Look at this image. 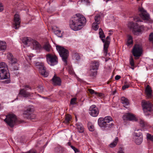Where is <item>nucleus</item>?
<instances>
[{
  "mask_svg": "<svg viewBox=\"0 0 153 153\" xmlns=\"http://www.w3.org/2000/svg\"><path fill=\"white\" fill-rule=\"evenodd\" d=\"M122 103L123 104V106L126 107L129 104V102L128 99L124 97H122L121 98Z\"/></svg>",
  "mask_w": 153,
  "mask_h": 153,
  "instance_id": "29",
  "label": "nucleus"
},
{
  "mask_svg": "<svg viewBox=\"0 0 153 153\" xmlns=\"http://www.w3.org/2000/svg\"><path fill=\"white\" fill-rule=\"evenodd\" d=\"M61 31L59 30H57L55 31V34L59 37H62V34L61 33Z\"/></svg>",
  "mask_w": 153,
  "mask_h": 153,
  "instance_id": "43",
  "label": "nucleus"
},
{
  "mask_svg": "<svg viewBox=\"0 0 153 153\" xmlns=\"http://www.w3.org/2000/svg\"><path fill=\"white\" fill-rule=\"evenodd\" d=\"M35 66L39 69V73L45 77H47L49 73L46 70V68L45 67L43 63L37 62L36 63Z\"/></svg>",
  "mask_w": 153,
  "mask_h": 153,
  "instance_id": "8",
  "label": "nucleus"
},
{
  "mask_svg": "<svg viewBox=\"0 0 153 153\" xmlns=\"http://www.w3.org/2000/svg\"><path fill=\"white\" fill-rule=\"evenodd\" d=\"M10 79H8L7 80H5L3 81V82L5 84H8L10 83Z\"/></svg>",
  "mask_w": 153,
  "mask_h": 153,
  "instance_id": "51",
  "label": "nucleus"
},
{
  "mask_svg": "<svg viewBox=\"0 0 153 153\" xmlns=\"http://www.w3.org/2000/svg\"><path fill=\"white\" fill-rule=\"evenodd\" d=\"M37 90L39 92H42L43 91V88L42 86L39 87L38 88Z\"/></svg>",
  "mask_w": 153,
  "mask_h": 153,
  "instance_id": "50",
  "label": "nucleus"
},
{
  "mask_svg": "<svg viewBox=\"0 0 153 153\" xmlns=\"http://www.w3.org/2000/svg\"><path fill=\"white\" fill-rule=\"evenodd\" d=\"M56 49L58 51L60 56L65 65H67V59L68 56V50L59 45L56 46Z\"/></svg>",
  "mask_w": 153,
  "mask_h": 153,
  "instance_id": "4",
  "label": "nucleus"
},
{
  "mask_svg": "<svg viewBox=\"0 0 153 153\" xmlns=\"http://www.w3.org/2000/svg\"><path fill=\"white\" fill-rule=\"evenodd\" d=\"M99 34L100 35V38H105V36L104 34V32L102 29L101 28H99Z\"/></svg>",
  "mask_w": 153,
  "mask_h": 153,
  "instance_id": "37",
  "label": "nucleus"
},
{
  "mask_svg": "<svg viewBox=\"0 0 153 153\" xmlns=\"http://www.w3.org/2000/svg\"><path fill=\"white\" fill-rule=\"evenodd\" d=\"M145 92L146 94L149 98H151L152 96V90L151 88L149 85H147L146 88Z\"/></svg>",
  "mask_w": 153,
  "mask_h": 153,
  "instance_id": "23",
  "label": "nucleus"
},
{
  "mask_svg": "<svg viewBox=\"0 0 153 153\" xmlns=\"http://www.w3.org/2000/svg\"><path fill=\"white\" fill-rule=\"evenodd\" d=\"M118 153H124V152L122 150H120L118 152Z\"/></svg>",
  "mask_w": 153,
  "mask_h": 153,
  "instance_id": "59",
  "label": "nucleus"
},
{
  "mask_svg": "<svg viewBox=\"0 0 153 153\" xmlns=\"http://www.w3.org/2000/svg\"><path fill=\"white\" fill-rule=\"evenodd\" d=\"M95 20V22L97 23V24H100V16L99 14L97 15L94 18Z\"/></svg>",
  "mask_w": 153,
  "mask_h": 153,
  "instance_id": "36",
  "label": "nucleus"
},
{
  "mask_svg": "<svg viewBox=\"0 0 153 153\" xmlns=\"http://www.w3.org/2000/svg\"><path fill=\"white\" fill-rule=\"evenodd\" d=\"M90 68L94 71H97L98 70L99 66V63L98 61H94L92 62Z\"/></svg>",
  "mask_w": 153,
  "mask_h": 153,
  "instance_id": "22",
  "label": "nucleus"
},
{
  "mask_svg": "<svg viewBox=\"0 0 153 153\" xmlns=\"http://www.w3.org/2000/svg\"><path fill=\"white\" fill-rule=\"evenodd\" d=\"M71 148L75 152H78V150L74 146H71Z\"/></svg>",
  "mask_w": 153,
  "mask_h": 153,
  "instance_id": "48",
  "label": "nucleus"
},
{
  "mask_svg": "<svg viewBox=\"0 0 153 153\" xmlns=\"http://www.w3.org/2000/svg\"><path fill=\"white\" fill-rule=\"evenodd\" d=\"M128 27L130 29H132V32L134 35H138V33L141 32L142 26H139L137 23H134L132 22H130L128 24Z\"/></svg>",
  "mask_w": 153,
  "mask_h": 153,
  "instance_id": "5",
  "label": "nucleus"
},
{
  "mask_svg": "<svg viewBox=\"0 0 153 153\" xmlns=\"http://www.w3.org/2000/svg\"><path fill=\"white\" fill-rule=\"evenodd\" d=\"M76 126L78 131L80 133H82L84 131V128L82 124L81 123H76Z\"/></svg>",
  "mask_w": 153,
  "mask_h": 153,
  "instance_id": "24",
  "label": "nucleus"
},
{
  "mask_svg": "<svg viewBox=\"0 0 153 153\" xmlns=\"http://www.w3.org/2000/svg\"><path fill=\"white\" fill-rule=\"evenodd\" d=\"M114 122L110 116H107L104 118L100 117L98 120L99 126L104 130H107L113 127Z\"/></svg>",
  "mask_w": 153,
  "mask_h": 153,
  "instance_id": "2",
  "label": "nucleus"
},
{
  "mask_svg": "<svg viewBox=\"0 0 153 153\" xmlns=\"http://www.w3.org/2000/svg\"><path fill=\"white\" fill-rule=\"evenodd\" d=\"M146 137L147 139L153 141V135H152L151 134L147 133L146 135Z\"/></svg>",
  "mask_w": 153,
  "mask_h": 153,
  "instance_id": "42",
  "label": "nucleus"
},
{
  "mask_svg": "<svg viewBox=\"0 0 153 153\" xmlns=\"http://www.w3.org/2000/svg\"><path fill=\"white\" fill-rule=\"evenodd\" d=\"M47 61L51 66H54L58 63V59L56 56L52 54L48 53L46 55Z\"/></svg>",
  "mask_w": 153,
  "mask_h": 153,
  "instance_id": "7",
  "label": "nucleus"
},
{
  "mask_svg": "<svg viewBox=\"0 0 153 153\" xmlns=\"http://www.w3.org/2000/svg\"><path fill=\"white\" fill-rule=\"evenodd\" d=\"M38 96H39V97H41V96L40 95H39L38 94Z\"/></svg>",
  "mask_w": 153,
  "mask_h": 153,
  "instance_id": "63",
  "label": "nucleus"
},
{
  "mask_svg": "<svg viewBox=\"0 0 153 153\" xmlns=\"http://www.w3.org/2000/svg\"><path fill=\"white\" fill-rule=\"evenodd\" d=\"M134 20L135 22H141V21L138 17L135 16L134 18Z\"/></svg>",
  "mask_w": 153,
  "mask_h": 153,
  "instance_id": "47",
  "label": "nucleus"
},
{
  "mask_svg": "<svg viewBox=\"0 0 153 153\" xmlns=\"http://www.w3.org/2000/svg\"><path fill=\"white\" fill-rule=\"evenodd\" d=\"M99 112L98 108L94 105H91L89 108V113L92 117H97L99 113Z\"/></svg>",
  "mask_w": 153,
  "mask_h": 153,
  "instance_id": "14",
  "label": "nucleus"
},
{
  "mask_svg": "<svg viewBox=\"0 0 153 153\" xmlns=\"http://www.w3.org/2000/svg\"><path fill=\"white\" fill-rule=\"evenodd\" d=\"M101 40H102V42H103V43H105V40L103 39V38H101Z\"/></svg>",
  "mask_w": 153,
  "mask_h": 153,
  "instance_id": "60",
  "label": "nucleus"
},
{
  "mask_svg": "<svg viewBox=\"0 0 153 153\" xmlns=\"http://www.w3.org/2000/svg\"><path fill=\"white\" fill-rule=\"evenodd\" d=\"M30 116H31V117H34V119L36 117V115L35 114H33V113L32 114L30 115Z\"/></svg>",
  "mask_w": 153,
  "mask_h": 153,
  "instance_id": "58",
  "label": "nucleus"
},
{
  "mask_svg": "<svg viewBox=\"0 0 153 153\" xmlns=\"http://www.w3.org/2000/svg\"><path fill=\"white\" fill-rule=\"evenodd\" d=\"M21 20L19 14H15L14 16L13 26L16 29H18L20 27Z\"/></svg>",
  "mask_w": 153,
  "mask_h": 153,
  "instance_id": "16",
  "label": "nucleus"
},
{
  "mask_svg": "<svg viewBox=\"0 0 153 153\" xmlns=\"http://www.w3.org/2000/svg\"><path fill=\"white\" fill-rule=\"evenodd\" d=\"M52 80L54 85H61V80L60 79L55 75H54Z\"/></svg>",
  "mask_w": 153,
  "mask_h": 153,
  "instance_id": "20",
  "label": "nucleus"
},
{
  "mask_svg": "<svg viewBox=\"0 0 153 153\" xmlns=\"http://www.w3.org/2000/svg\"><path fill=\"white\" fill-rule=\"evenodd\" d=\"M71 119V115L69 114H67L66 116L65 120L64 121V122L66 123H68L69 122Z\"/></svg>",
  "mask_w": 153,
  "mask_h": 153,
  "instance_id": "33",
  "label": "nucleus"
},
{
  "mask_svg": "<svg viewBox=\"0 0 153 153\" xmlns=\"http://www.w3.org/2000/svg\"><path fill=\"white\" fill-rule=\"evenodd\" d=\"M17 118L13 114H9L6 116L4 121L10 127H13L17 122Z\"/></svg>",
  "mask_w": 153,
  "mask_h": 153,
  "instance_id": "6",
  "label": "nucleus"
},
{
  "mask_svg": "<svg viewBox=\"0 0 153 153\" xmlns=\"http://www.w3.org/2000/svg\"><path fill=\"white\" fill-rule=\"evenodd\" d=\"M132 40V37L130 35H128V40Z\"/></svg>",
  "mask_w": 153,
  "mask_h": 153,
  "instance_id": "57",
  "label": "nucleus"
},
{
  "mask_svg": "<svg viewBox=\"0 0 153 153\" xmlns=\"http://www.w3.org/2000/svg\"><path fill=\"white\" fill-rule=\"evenodd\" d=\"M7 58L8 59L10 60V63L12 65L13 64H15L17 62V59L14 58L11 53H8L7 54Z\"/></svg>",
  "mask_w": 153,
  "mask_h": 153,
  "instance_id": "21",
  "label": "nucleus"
},
{
  "mask_svg": "<svg viewBox=\"0 0 153 153\" xmlns=\"http://www.w3.org/2000/svg\"><path fill=\"white\" fill-rule=\"evenodd\" d=\"M143 136L139 137H135L134 138V142L137 145L140 144L143 141Z\"/></svg>",
  "mask_w": 153,
  "mask_h": 153,
  "instance_id": "26",
  "label": "nucleus"
},
{
  "mask_svg": "<svg viewBox=\"0 0 153 153\" xmlns=\"http://www.w3.org/2000/svg\"><path fill=\"white\" fill-rule=\"evenodd\" d=\"M76 98H74L71 99L70 103L71 104H75V102L76 100Z\"/></svg>",
  "mask_w": 153,
  "mask_h": 153,
  "instance_id": "46",
  "label": "nucleus"
},
{
  "mask_svg": "<svg viewBox=\"0 0 153 153\" xmlns=\"http://www.w3.org/2000/svg\"><path fill=\"white\" fill-rule=\"evenodd\" d=\"M121 78V76L118 75H116L115 77V79L116 80H118Z\"/></svg>",
  "mask_w": 153,
  "mask_h": 153,
  "instance_id": "54",
  "label": "nucleus"
},
{
  "mask_svg": "<svg viewBox=\"0 0 153 153\" xmlns=\"http://www.w3.org/2000/svg\"><path fill=\"white\" fill-rule=\"evenodd\" d=\"M127 43H128V45H129L132 44L133 43V40H128Z\"/></svg>",
  "mask_w": 153,
  "mask_h": 153,
  "instance_id": "53",
  "label": "nucleus"
},
{
  "mask_svg": "<svg viewBox=\"0 0 153 153\" xmlns=\"http://www.w3.org/2000/svg\"><path fill=\"white\" fill-rule=\"evenodd\" d=\"M97 71H94L93 70H91L90 68V76H94L97 74Z\"/></svg>",
  "mask_w": 153,
  "mask_h": 153,
  "instance_id": "35",
  "label": "nucleus"
},
{
  "mask_svg": "<svg viewBox=\"0 0 153 153\" xmlns=\"http://www.w3.org/2000/svg\"><path fill=\"white\" fill-rule=\"evenodd\" d=\"M139 122L140 126L142 127L145 126L146 125V123L142 120L140 119Z\"/></svg>",
  "mask_w": 153,
  "mask_h": 153,
  "instance_id": "41",
  "label": "nucleus"
},
{
  "mask_svg": "<svg viewBox=\"0 0 153 153\" xmlns=\"http://www.w3.org/2000/svg\"><path fill=\"white\" fill-rule=\"evenodd\" d=\"M33 44V48L36 50L40 49L41 48V45L36 41H34Z\"/></svg>",
  "mask_w": 153,
  "mask_h": 153,
  "instance_id": "27",
  "label": "nucleus"
},
{
  "mask_svg": "<svg viewBox=\"0 0 153 153\" xmlns=\"http://www.w3.org/2000/svg\"><path fill=\"white\" fill-rule=\"evenodd\" d=\"M25 153H36V151L33 150L31 149Z\"/></svg>",
  "mask_w": 153,
  "mask_h": 153,
  "instance_id": "52",
  "label": "nucleus"
},
{
  "mask_svg": "<svg viewBox=\"0 0 153 153\" xmlns=\"http://www.w3.org/2000/svg\"><path fill=\"white\" fill-rule=\"evenodd\" d=\"M142 53V46L139 45H136L133 47L132 49V53L135 57H140Z\"/></svg>",
  "mask_w": 153,
  "mask_h": 153,
  "instance_id": "13",
  "label": "nucleus"
},
{
  "mask_svg": "<svg viewBox=\"0 0 153 153\" xmlns=\"http://www.w3.org/2000/svg\"><path fill=\"white\" fill-rule=\"evenodd\" d=\"M74 58L77 61L79 60L80 59V57L79 54L78 53H75L74 55Z\"/></svg>",
  "mask_w": 153,
  "mask_h": 153,
  "instance_id": "40",
  "label": "nucleus"
},
{
  "mask_svg": "<svg viewBox=\"0 0 153 153\" xmlns=\"http://www.w3.org/2000/svg\"><path fill=\"white\" fill-rule=\"evenodd\" d=\"M35 66L39 69V73L45 77H47L49 73L46 70V68L45 67L43 63L37 62L36 63Z\"/></svg>",
  "mask_w": 153,
  "mask_h": 153,
  "instance_id": "10",
  "label": "nucleus"
},
{
  "mask_svg": "<svg viewBox=\"0 0 153 153\" xmlns=\"http://www.w3.org/2000/svg\"><path fill=\"white\" fill-rule=\"evenodd\" d=\"M139 15L140 17L144 20H149L150 19L149 14L143 8H139Z\"/></svg>",
  "mask_w": 153,
  "mask_h": 153,
  "instance_id": "15",
  "label": "nucleus"
},
{
  "mask_svg": "<svg viewBox=\"0 0 153 153\" xmlns=\"http://www.w3.org/2000/svg\"><path fill=\"white\" fill-rule=\"evenodd\" d=\"M134 134L135 137H140V136H142L141 133L139 131V130H136L135 132H134Z\"/></svg>",
  "mask_w": 153,
  "mask_h": 153,
  "instance_id": "38",
  "label": "nucleus"
},
{
  "mask_svg": "<svg viewBox=\"0 0 153 153\" xmlns=\"http://www.w3.org/2000/svg\"><path fill=\"white\" fill-rule=\"evenodd\" d=\"M130 63L131 66H133L134 65V60L132 57L130 59Z\"/></svg>",
  "mask_w": 153,
  "mask_h": 153,
  "instance_id": "45",
  "label": "nucleus"
},
{
  "mask_svg": "<svg viewBox=\"0 0 153 153\" xmlns=\"http://www.w3.org/2000/svg\"><path fill=\"white\" fill-rule=\"evenodd\" d=\"M23 87L24 88L20 89L19 94L25 98L30 97L31 96V94L27 91V88L31 89V87L27 85L23 86Z\"/></svg>",
  "mask_w": 153,
  "mask_h": 153,
  "instance_id": "12",
  "label": "nucleus"
},
{
  "mask_svg": "<svg viewBox=\"0 0 153 153\" xmlns=\"http://www.w3.org/2000/svg\"><path fill=\"white\" fill-rule=\"evenodd\" d=\"M129 85H123L122 87L123 90H124L127 88H128L129 87Z\"/></svg>",
  "mask_w": 153,
  "mask_h": 153,
  "instance_id": "49",
  "label": "nucleus"
},
{
  "mask_svg": "<svg viewBox=\"0 0 153 153\" xmlns=\"http://www.w3.org/2000/svg\"><path fill=\"white\" fill-rule=\"evenodd\" d=\"M4 10V7L1 4H0V12Z\"/></svg>",
  "mask_w": 153,
  "mask_h": 153,
  "instance_id": "55",
  "label": "nucleus"
},
{
  "mask_svg": "<svg viewBox=\"0 0 153 153\" xmlns=\"http://www.w3.org/2000/svg\"><path fill=\"white\" fill-rule=\"evenodd\" d=\"M144 113L146 115H148L149 112H151L152 110V105L149 101H143L142 104Z\"/></svg>",
  "mask_w": 153,
  "mask_h": 153,
  "instance_id": "11",
  "label": "nucleus"
},
{
  "mask_svg": "<svg viewBox=\"0 0 153 153\" xmlns=\"http://www.w3.org/2000/svg\"><path fill=\"white\" fill-rule=\"evenodd\" d=\"M88 91L91 94H95L96 95H98L99 97H101L102 96V94L101 93H97L94 91L93 90L91 89H89Z\"/></svg>",
  "mask_w": 153,
  "mask_h": 153,
  "instance_id": "32",
  "label": "nucleus"
},
{
  "mask_svg": "<svg viewBox=\"0 0 153 153\" xmlns=\"http://www.w3.org/2000/svg\"><path fill=\"white\" fill-rule=\"evenodd\" d=\"M35 66L39 69V73L45 77H47L49 73L46 70V68L45 67L43 63L37 62L36 63Z\"/></svg>",
  "mask_w": 153,
  "mask_h": 153,
  "instance_id": "9",
  "label": "nucleus"
},
{
  "mask_svg": "<svg viewBox=\"0 0 153 153\" xmlns=\"http://www.w3.org/2000/svg\"><path fill=\"white\" fill-rule=\"evenodd\" d=\"M33 108L29 106L27 107L26 109L24 111L23 114L25 115V117L28 119H33L34 117H32L31 116H30L33 113Z\"/></svg>",
  "mask_w": 153,
  "mask_h": 153,
  "instance_id": "17",
  "label": "nucleus"
},
{
  "mask_svg": "<svg viewBox=\"0 0 153 153\" xmlns=\"http://www.w3.org/2000/svg\"><path fill=\"white\" fill-rule=\"evenodd\" d=\"M18 69V67L17 66L16 67H14V68H12V70L13 71L17 70Z\"/></svg>",
  "mask_w": 153,
  "mask_h": 153,
  "instance_id": "56",
  "label": "nucleus"
},
{
  "mask_svg": "<svg viewBox=\"0 0 153 153\" xmlns=\"http://www.w3.org/2000/svg\"><path fill=\"white\" fill-rule=\"evenodd\" d=\"M32 39L28 37H24L22 40V42L25 45L28 44L29 42H30Z\"/></svg>",
  "mask_w": 153,
  "mask_h": 153,
  "instance_id": "30",
  "label": "nucleus"
},
{
  "mask_svg": "<svg viewBox=\"0 0 153 153\" xmlns=\"http://www.w3.org/2000/svg\"><path fill=\"white\" fill-rule=\"evenodd\" d=\"M118 137H116L114 141L111 143L109 145V146L111 148H113L115 147L117 145L118 142Z\"/></svg>",
  "mask_w": 153,
  "mask_h": 153,
  "instance_id": "31",
  "label": "nucleus"
},
{
  "mask_svg": "<svg viewBox=\"0 0 153 153\" xmlns=\"http://www.w3.org/2000/svg\"><path fill=\"white\" fill-rule=\"evenodd\" d=\"M115 92H116V91H114L113 92V93H112L113 95L114 94H115Z\"/></svg>",
  "mask_w": 153,
  "mask_h": 153,
  "instance_id": "61",
  "label": "nucleus"
},
{
  "mask_svg": "<svg viewBox=\"0 0 153 153\" xmlns=\"http://www.w3.org/2000/svg\"><path fill=\"white\" fill-rule=\"evenodd\" d=\"M88 127L90 131H94V126L92 125L91 122H88Z\"/></svg>",
  "mask_w": 153,
  "mask_h": 153,
  "instance_id": "34",
  "label": "nucleus"
},
{
  "mask_svg": "<svg viewBox=\"0 0 153 153\" xmlns=\"http://www.w3.org/2000/svg\"><path fill=\"white\" fill-rule=\"evenodd\" d=\"M108 34H109V35H111L112 34V33H108Z\"/></svg>",
  "mask_w": 153,
  "mask_h": 153,
  "instance_id": "62",
  "label": "nucleus"
},
{
  "mask_svg": "<svg viewBox=\"0 0 153 153\" xmlns=\"http://www.w3.org/2000/svg\"><path fill=\"white\" fill-rule=\"evenodd\" d=\"M99 24H97L96 22H94L93 23L92 25V27L93 29L95 30H97L99 28V26L98 25Z\"/></svg>",
  "mask_w": 153,
  "mask_h": 153,
  "instance_id": "39",
  "label": "nucleus"
},
{
  "mask_svg": "<svg viewBox=\"0 0 153 153\" xmlns=\"http://www.w3.org/2000/svg\"><path fill=\"white\" fill-rule=\"evenodd\" d=\"M149 40L150 42L153 43V33H151L149 35Z\"/></svg>",
  "mask_w": 153,
  "mask_h": 153,
  "instance_id": "44",
  "label": "nucleus"
},
{
  "mask_svg": "<svg viewBox=\"0 0 153 153\" xmlns=\"http://www.w3.org/2000/svg\"><path fill=\"white\" fill-rule=\"evenodd\" d=\"M86 22L85 17L80 13H77L70 21V26L71 28L75 31L81 29Z\"/></svg>",
  "mask_w": 153,
  "mask_h": 153,
  "instance_id": "1",
  "label": "nucleus"
},
{
  "mask_svg": "<svg viewBox=\"0 0 153 153\" xmlns=\"http://www.w3.org/2000/svg\"><path fill=\"white\" fill-rule=\"evenodd\" d=\"M110 37L109 36H107L106 38L105 43L104 44L103 51L106 55L107 53L108 48L110 44Z\"/></svg>",
  "mask_w": 153,
  "mask_h": 153,
  "instance_id": "19",
  "label": "nucleus"
},
{
  "mask_svg": "<svg viewBox=\"0 0 153 153\" xmlns=\"http://www.w3.org/2000/svg\"><path fill=\"white\" fill-rule=\"evenodd\" d=\"M7 48V44L4 41H0V49L1 51L5 50Z\"/></svg>",
  "mask_w": 153,
  "mask_h": 153,
  "instance_id": "28",
  "label": "nucleus"
},
{
  "mask_svg": "<svg viewBox=\"0 0 153 153\" xmlns=\"http://www.w3.org/2000/svg\"><path fill=\"white\" fill-rule=\"evenodd\" d=\"M123 119L125 122L127 120L137 121L135 116L133 114H126L123 115Z\"/></svg>",
  "mask_w": 153,
  "mask_h": 153,
  "instance_id": "18",
  "label": "nucleus"
},
{
  "mask_svg": "<svg viewBox=\"0 0 153 153\" xmlns=\"http://www.w3.org/2000/svg\"><path fill=\"white\" fill-rule=\"evenodd\" d=\"M10 76L7 65L4 62L0 63V80L9 79Z\"/></svg>",
  "mask_w": 153,
  "mask_h": 153,
  "instance_id": "3",
  "label": "nucleus"
},
{
  "mask_svg": "<svg viewBox=\"0 0 153 153\" xmlns=\"http://www.w3.org/2000/svg\"><path fill=\"white\" fill-rule=\"evenodd\" d=\"M43 48L46 51L49 52L50 51L52 48L49 43L47 42L43 45Z\"/></svg>",
  "mask_w": 153,
  "mask_h": 153,
  "instance_id": "25",
  "label": "nucleus"
}]
</instances>
